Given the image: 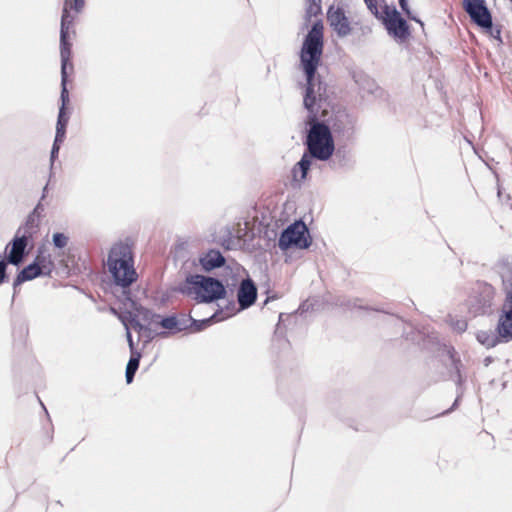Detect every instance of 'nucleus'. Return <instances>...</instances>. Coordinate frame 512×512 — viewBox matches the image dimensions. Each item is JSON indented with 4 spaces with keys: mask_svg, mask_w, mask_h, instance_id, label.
I'll use <instances>...</instances> for the list:
<instances>
[{
    "mask_svg": "<svg viewBox=\"0 0 512 512\" xmlns=\"http://www.w3.org/2000/svg\"><path fill=\"white\" fill-rule=\"evenodd\" d=\"M323 49L324 25L322 20H317L306 34L300 50V64L306 78L303 106L307 117L303 144L314 159L326 162L334 155L335 141L328 112L326 109L320 111L321 103L327 99V85L317 76Z\"/></svg>",
    "mask_w": 512,
    "mask_h": 512,
    "instance_id": "nucleus-1",
    "label": "nucleus"
},
{
    "mask_svg": "<svg viewBox=\"0 0 512 512\" xmlns=\"http://www.w3.org/2000/svg\"><path fill=\"white\" fill-rule=\"evenodd\" d=\"M107 267L115 285L122 288L119 299L135 305L131 297L130 286L137 280L138 275L134 268L132 246L122 241L113 244L108 253Z\"/></svg>",
    "mask_w": 512,
    "mask_h": 512,
    "instance_id": "nucleus-2",
    "label": "nucleus"
},
{
    "mask_svg": "<svg viewBox=\"0 0 512 512\" xmlns=\"http://www.w3.org/2000/svg\"><path fill=\"white\" fill-rule=\"evenodd\" d=\"M177 291L182 295L193 296L197 303H212L226 297L227 290L223 282L211 276L189 274L180 283Z\"/></svg>",
    "mask_w": 512,
    "mask_h": 512,
    "instance_id": "nucleus-3",
    "label": "nucleus"
},
{
    "mask_svg": "<svg viewBox=\"0 0 512 512\" xmlns=\"http://www.w3.org/2000/svg\"><path fill=\"white\" fill-rule=\"evenodd\" d=\"M312 243V238L303 220H296L287 226L280 233L278 246L280 250L287 251L289 248L307 249Z\"/></svg>",
    "mask_w": 512,
    "mask_h": 512,
    "instance_id": "nucleus-4",
    "label": "nucleus"
},
{
    "mask_svg": "<svg viewBox=\"0 0 512 512\" xmlns=\"http://www.w3.org/2000/svg\"><path fill=\"white\" fill-rule=\"evenodd\" d=\"M380 20H382L388 34L397 41L404 42L410 37L411 32L409 24L395 6L391 8L385 4Z\"/></svg>",
    "mask_w": 512,
    "mask_h": 512,
    "instance_id": "nucleus-5",
    "label": "nucleus"
},
{
    "mask_svg": "<svg viewBox=\"0 0 512 512\" xmlns=\"http://www.w3.org/2000/svg\"><path fill=\"white\" fill-rule=\"evenodd\" d=\"M496 289L487 282H478L475 294L470 301V309L476 315H489L492 313Z\"/></svg>",
    "mask_w": 512,
    "mask_h": 512,
    "instance_id": "nucleus-6",
    "label": "nucleus"
},
{
    "mask_svg": "<svg viewBox=\"0 0 512 512\" xmlns=\"http://www.w3.org/2000/svg\"><path fill=\"white\" fill-rule=\"evenodd\" d=\"M69 2L65 1L62 16H61V26H60V57H61V74L67 72V66L69 65L72 69V63H70L71 58V43L68 40V32L69 28L72 26L74 17L69 12Z\"/></svg>",
    "mask_w": 512,
    "mask_h": 512,
    "instance_id": "nucleus-7",
    "label": "nucleus"
},
{
    "mask_svg": "<svg viewBox=\"0 0 512 512\" xmlns=\"http://www.w3.org/2000/svg\"><path fill=\"white\" fill-rule=\"evenodd\" d=\"M33 239L20 233H15L11 241L6 245L2 256L10 262L11 265L20 266L29 253V243Z\"/></svg>",
    "mask_w": 512,
    "mask_h": 512,
    "instance_id": "nucleus-8",
    "label": "nucleus"
},
{
    "mask_svg": "<svg viewBox=\"0 0 512 512\" xmlns=\"http://www.w3.org/2000/svg\"><path fill=\"white\" fill-rule=\"evenodd\" d=\"M68 82V74L64 72L61 74V92H60V100L61 106L59 107L57 123H56V133L54 142L63 143L66 135V127L69 121V116L66 112L67 105L69 103V91L67 88Z\"/></svg>",
    "mask_w": 512,
    "mask_h": 512,
    "instance_id": "nucleus-9",
    "label": "nucleus"
},
{
    "mask_svg": "<svg viewBox=\"0 0 512 512\" xmlns=\"http://www.w3.org/2000/svg\"><path fill=\"white\" fill-rule=\"evenodd\" d=\"M463 9L478 27H490L492 14L485 0H463Z\"/></svg>",
    "mask_w": 512,
    "mask_h": 512,
    "instance_id": "nucleus-10",
    "label": "nucleus"
},
{
    "mask_svg": "<svg viewBox=\"0 0 512 512\" xmlns=\"http://www.w3.org/2000/svg\"><path fill=\"white\" fill-rule=\"evenodd\" d=\"M327 21L339 37H346L351 33L349 19L342 7L330 5L327 9Z\"/></svg>",
    "mask_w": 512,
    "mask_h": 512,
    "instance_id": "nucleus-11",
    "label": "nucleus"
},
{
    "mask_svg": "<svg viewBox=\"0 0 512 512\" xmlns=\"http://www.w3.org/2000/svg\"><path fill=\"white\" fill-rule=\"evenodd\" d=\"M257 299V287L250 277L240 282L237 291V302L240 310L251 307Z\"/></svg>",
    "mask_w": 512,
    "mask_h": 512,
    "instance_id": "nucleus-12",
    "label": "nucleus"
},
{
    "mask_svg": "<svg viewBox=\"0 0 512 512\" xmlns=\"http://www.w3.org/2000/svg\"><path fill=\"white\" fill-rule=\"evenodd\" d=\"M458 365L457 366H453L449 369V375H450V378L455 382L456 384V398L452 404V406L445 410L444 412L441 413V415H446L450 412H452L453 410H455L464 393H465V382H466V377L463 375V364L462 362H457Z\"/></svg>",
    "mask_w": 512,
    "mask_h": 512,
    "instance_id": "nucleus-13",
    "label": "nucleus"
},
{
    "mask_svg": "<svg viewBox=\"0 0 512 512\" xmlns=\"http://www.w3.org/2000/svg\"><path fill=\"white\" fill-rule=\"evenodd\" d=\"M234 304L231 303L230 306H227L226 311H224L222 308L218 309L216 312H214L210 317L196 320L192 317L191 320V326L190 330L192 332H200L204 329H206L209 325L225 320L229 317H231L234 314Z\"/></svg>",
    "mask_w": 512,
    "mask_h": 512,
    "instance_id": "nucleus-14",
    "label": "nucleus"
},
{
    "mask_svg": "<svg viewBox=\"0 0 512 512\" xmlns=\"http://www.w3.org/2000/svg\"><path fill=\"white\" fill-rule=\"evenodd\" d=\"M498 273L501 278L502 288L505 293L503 307L512 312V267L505 262L498 265Z\"/></svg>",
    "mask_w": 512,
    "mask_h": 512,
    "instance_id": "nucleus-15",
    "label": "nucleus"
},
{
    "mask_svg": "<svg viewBox=\"0 0 512 512\" xmlns=\"http://www.w3.org/2000/svg\"><path fill=\"white\" fill-rule=\"evenodd\" d=\"M198 262L202 270L209 273L217 268H221L226 264V258L218 249H209L200 255Z\"/></svg>",
    "mask_w": 512,
    "mask_h": 512,
    "instance_id": "nucleus-16",
    "label": "nucleus"
},
{
    "mask_svg": "<svg viewBox=\"0 0 512 512\" xmlns=\"http://www.w3.org/2000/svg\"><path fill=\"white\" fill-rule=\"evenodd\" d=\"M496 331L503 342L508 343L512 341V312L507 311L505 307H502L499 313Z\"/></svg>",
    "mask_w": 512,
    "mask_h": 512,
    "instance_id": "nucleus-17",
    "label": "nucleus"
},
{
    "mask_svg": "<svg viewBox=\"0 0 512 512\" xmlns=\"http://www.w3.org/2000/svg\"><path fill=\"white\" fill-rule=\"evenodd\" d=\"M33 263H37V266L41 267L45 273V277H50L55 268L51 254L47 252L44 247H39L37 249V254Z\"/></svg>",
    "mask_w": 512,
    "mask_h": 512,
    "instance_id": "nucleus-18",
    "label": "nucleus"
},
{
    "mask_svg": "<svg viewBox=\"0 0 512 512\" xmlns=\"http://www.w3.org/2000/svg\"><path fill=\"white\" fill-rule=\"evenodd\" d=\"M476 339L481 345L485 346L488 349L493 348L500 343H504L496 330H480L476 333Z\"/></svg>",
    "mask_w": 512,
    "mask_h": 512,
    "instance_id": "nucleus-19",
    "label": "nucleus"
},
{
    "mask_svg": "<svg viewBox=\"0 0 512 512\" xmlns=\"http://www.w3.org/2000/svg\"><path fill=\"white\" fill-rule=\"evenodd\" d=\"M312 159H314V156L309 153L308 150H304V153L302 154L301 159L296 163V165L292 169V173L294 177H297V172H300V180H305L308 172L312 165Z\"/></svg>",
    "mask_w": 512,
    "mask_h": 512,
    "instance_id": "nucleus-20",
    "label": "nucleus"
},
{
    "mask_svg": "<svg viewBox=\"0 0 512 512\" xmlns=\"http://www.w3.org/2000/svg\"><path fill=\"white\" fill-rule=\"evenodd\" d=\"M352 78L358 87L364 92L373 94L377 88L375 81L362 71L353 72Z\"/></svg>",
    "mask_w": 512,
    "mask_h": 512,
    "instance_id": "nucleus-21",
    "label": "nucleus"
},
{
    "mask_svg": "<svg viewBox=\"0 0 512 512\" xmlns=\"http://www.w3.org/2000/svg\"><path fill=\"white\" fill-rule=\"evenodd\" d=\"M39 224L40 219L29 214L26 218L25 223L21 225L16 232L33 239L34 235L39 230Z\"/></svg>",
    "mask_w": 512,
    "mask_h": 512,
    "instance_id": "nucleus-22",
    "label": "nucleus"
},
{
    "mask_svg": "<svg viewBox=\"0 0 512 512\" xmlns=\"http://www.w3.org/2000/svg\"><path fill=\"white\" fill-rule=\"evenodd\" d=\"M329 161V167L338 170L347 167L350 164V157L346 150L335 149L334 155Z\"/></svg>",
    "mask_w": 512,
    "mask_h": 512,
    "instance_id": "nucleus-23",
    "label": "nucleus"
},
{
    "mask_svg": "<svg viewBox=\"0 0 512 512\" xmlns=\"http://www.w3.org/2000/svg\"><path fill=\"white\" fill-rule=\"evenodd\" d=\"M18 274L21 276V280H24L25 282L31 281L39 276H45L41 267L37 266V263L33 262L25 266Z\"/></svg>",
    "mask_w": 512,
    "mask_h": 512,
    "instance_id": "nucleus-24",
    "label": "nucleus"
},
{
    "mask_svg": "<svg viewBox=\"0 0 512 512\" xmlns=\"http://www.w3.org/2000/svg\"><path fill=\"white\" fill-rule=\"evenodd\" d=\"M159 326L171 334L181 332L180 327L178 326L177 318L174 314L162 316V318L159 320Z\"/></svg>",
    "mask_w": 512,
    "mask_h": 512,
    "instance_id": "nucleus-25",
    "label": "nucleus"
},
{
    "mask_svg": "<svg viewBox=\"0 0 512 512\" xmlns=\"http://www.w3.org/2000/svg\"><path fill=\"white\" fill-rule=\"evenodd\" d=\"M321 13H322L321 1L307 0V6L305 9L306 23L310 22L312 17H317Z\"/></svg>",
    "mask_w": 512,
    "mask_h": 512,
    "instance_id": "nucleus-26",
    "label": "nucleus"
},
{
    "mask_svg": "<svg viewBox=\"0 0 512 512\" xmlns=\"http://www.w3.org/2000/svg\"><path fill=\"white\" fill-rule=\"evenodd\" d=\"M137 311L141 315L143 321L147 322L148 324L159 325V320L162 318L161 315L154 313L150 309L144 307H140L137 309Z\"/></svg>",
    "mask_w": 512,
    "mask_h": 512,
    "instance_id": "nucleus-27",
    "label": "nucleus"
},
{
    "mask_svg": "<svg viewBox=\"0 0 512 512\" xmlns=\"http://www.w3.org/2000/svg\"><path fill=\"white\" fill-rule=\"evenodd\" d=\"M485 33H487L492 38L496 39L499 43H502L501 38V26L493 24V18H491L490 27H480Z\"/></svg>",
    "mask_w": 512,
    "mask_h": 512,
    "instance_id": "nucleus-28",
    "label": "nucleus"
},
{
    "mask_svg": "<svg viewBox=\"0 0 512 512\" xmlns=\"http://www.w3.org/2000/svg\"><path fill=\"white\" fill-rule=\"evenodd\" d=\"M69 237L62 232H55L52 235V244L57 249H62L67 246Z\"/></svg>",
    "mask_w": 512,
    "mask_h": 512,
    "instance_id": "nucleus-29",
    "label": "nucleus"
},
{
    "mask_svg": "<svg viewBox=\"0 0 512 512\" xmlns=\"http://www.w3.org/2000/svg\"><path fill=\"white\" fill-rule=\"evenodd\" d=\"M177 318L178 326L180 327V331H185L190 329L192 316L186 313H176L174 314Z\"/></svg>",
    "mask_w": 512,
    "mask_h": 512,
    "instance_id": "nucleus-30",
    "label": "nucleus"
},
{
    "mask_svg": "<svg viewBox=\"0 0 512 512\" xmlns=\"http://www.w3.org/2000/svg\"><path fill=\"white\" fill-rule=\"evenodd\" d=\"M128 315V321L135 330L150 332V329L147 326L140 323V321L137 318V315H133L131 312H128Z\"/></svg>",
    "mask_w": 512,
    "mask_h": 512,
    "instance_id": "nucleus-31",
    "label": "nucleus"
},
{
    "mask_svg": "<svg viewBox=\"0 0 512 512\" xmlns=\"http://www.w3.org/2000/svg\"><path fill=\"white\" fill-rule=\"evenodd\" d=\"M10 264V262L5 259L2 254H0V285H2L6 280L8 279L6 270L7 265Z\"/></svg>",
    "mask_w": 512,
    "mask_h": 512,
    "instance_id": "nucleus-32",
    "label": "nucleus"
},
{
    "mask_svg": "<svg viewBox=\"0 0 512 512\" xmlns=\"http://www.w3.org/2000/svg\"><path fill=\"white\" fill-rule=\"evenodd\" d=\"M221 245L225 250H232L235 247V241L232 237L231 232L229 231L227 237L223 238L221 241Z\"/></svg>",
    "mask_w": 512,
    "mask_h": 512,
    "instance_id": "nucleus-33",
    "label": "nucleus"
},
{
    "mask_svg": "<svg viewBox=\"0 0 512 512\" xmlns=\"http://www.w3.org/2000/svg\"><path fill=\"white\" fill-rule=\"evenodd\" d=\"M446 352H447V356L449 357V359L451 361V367L457 366L458 363L456 364V362H461V359L458 357L457 352L454 349V347H448Z\"/></svg>",
    "mask_w": 512,
    "mask_h": 512,
    "instance_id": "nucleus-34",
    "label": "nucleus"
},
{
    "mask_svg": "<svg viewBox=\"0 0 512 512\" xmlns=\"http://www.w3.org/2000/svg\"><path fill=\"white\" fill-rule=\"evenodd\" d=\"M130 353H131V355H130V359H129L127 365L139 368L141 353L138 351H132Z\"/></svg>",
    "mask_w": 512,
    "mask_h": 512,
    "instance_id": "nucleus-35",
    "label": "nucleus"
},
{
    "mask_svg": "<svg viewBox=\"0 0 512 512\" xmlns=\"http://www.w3.org/2000/svg\"><path fill=\"white\" fill-rule=\"evenodd\" d=\"M122 322H123V324L125 326V329H126V338H127V342H128V345H129L130 352L137 351L136 348H135L134 342H133L131 331H130V329H129L126 321H125V318H122Z\"/></svg>",
    "mask_w": 512,
    "mask_h": 512,
    "instance_id": "nucleus-36",
    "label": "nucleus"
},
{
    "mask_svg": "<svg viewBox=\"0 0 512 512\" xmlns=\"http://www.w3.org/2000/svg\"><path fill=\"white\" fill-rule=\"evenodd\" d=\"M137 370H138V368H136V367H132L129 365L126 366L125 379H126L127 384H130L133 382V379H134V376H135V373L137 372Z\"/></svg>",
    "mask_w": 512,
    "mask_h": 512,
    "instance_id": "nucleus-37",
    "label": "nucleus"
},
{
    "mask_svg": "<svg viewBox=\"0 0 512 512\" xmlns=\"http://www.w3.org/2000/svg\"><path fill=\"white\" fill-rule=\"evenodd\" d=\"M137 370H138V368H136V367H132L129 365L126 366L125 379H126L127 384H130L133 382V379H134V376H135V373L137 372Z\"/></svg>",
    "mask_w": 512,
    "mask_h": 512,
    "instance_id": "nucleus-38",
    "label": "nucleus"
},
{
    "mask_svg": "<svg viewBox=\"0 0 512 512\" xmlns=\"http://www.w3.org/2000/svg\"><path fill=\"white\" fill-rule=\"evenodd\" d=\"M24 282H25L24 280H21V276L19 274H17L15 279L13 280V284H12V288H13L12 302L14 301L15 296L18 293L19 286Z\"/></svg>",
    "mask_w": 512,
    "mask_h": 512,
    "instance_id": "nucleus-39",
    "label": "nucleus"
},
{
    "mask_svg": "<svg viewBox=\"0 0 512 512\" xmlns=\"http://www.w3.org/2000/svg\"><path fill=\"white\" fill-rule=\"evenodd\" d=\"M85 5V0H73V4L69 3L68 6L70 9H73L76 13L82 11Z\"/></svg>",
    "mask_w": 512,
    "mask_h": 512,
    "instance_id": "nucleus-40",
    "label": "nucleus"
},
{
    "mask_svg": "<svg viewBox=\"0 0 512 512\" xmlns=\"http://www.w3.org/2000/svg\"><path fill=\"white\" fill-rule=\"evenodd\" d=\"M43 211H44V207L41 204V202H39L29 214L40 219Z\"/></svg>",
    "mask_w": 512,
    "mask_h": 512,
    "instance_id": "nucleus-41",
    "label": "nucleus"
},
{
    "mask_svg": "<svg viewBox=\"0 0 512 512\" xmlns=\"http://www.w3.org/2000/svg\"><path fill=\"white\" fill-rule=\"evenodd\" d=\"M60 145H61V143H57V142L53 143L52 149H51V152H50V160H51V162H53L55 160V158L58 156Z\"/></svg>",
    "mask_w": 512,
    "mask_h": 512,
    "instance_id": "nucleus-42",
    "label": "nucleus"
},
{
    "mask_svg": "<svg viewBox=\"0 0 512 512\" xmlns=\"http://www.w3.org/2000/svg\"><path fill=\"white\" fill-rule=\"evenodd\" d=\"M401 10L404 14H410V8L407 0H398Z\"/></svg>",
    "mask_w": 512,
    "mask_h": 512,
    "instance_id": "nucleus-43",
    "label": "nucleus"
},
{
    "mask_svg": "<svg viewBox=\"0 0 512 512\" xmlns=\"http://www.w3.org/2000/svg\"><path fill=\"white\" fill-rule=\"evenodd\" d=\"M408 19L412 20V21H415L416 23H418L422 28L424 27V23L421 21V19H419L416 15H414L411 11H410V14H405Z\"/></svg>",
    "mask_w": 512,
    "mask_h": 512,
    "instance_id": "nucleus-44",
    "label": "nucleus"
},
{
    "mask_svg": "<svg viewBox=\"0 0 512 512\" xmlns=\"http://www.w3.org/2000/svg\"><path fill=\"white\" fill-rule=\"evenodd\" d=\"M455 328H456L459 332H463V331H465V330H466V328H467V323H466L465 321H457Z\"/></svg>",
    "mask_w": 512,
    "mask_h": 512,
    "instance_id": "nucleus-45",
    "label": "nucleus"
},
{
    "mask_svg": "<svg viewBox=\"0 0 512 512\" xmlns=\"http://www.w3.org/2000/svg\"><path fill=\"white\" fill-rule=\"evenodd\" d=\"M491 362V357H487L484 359V363L487 366Z\"/></svg>",
    "mask_w": 512,
    "mask_h": 512,
    "instance_id": "nucleus-46",
    "label": "nucleus"
},
{
    "mask_svg": "<svg viewBox=\"0 0 512 512\" xmlns=\"http://www.w3.org/2000/svg\"><path fill=\"white\" fill-rule=\"evenodd\" d=\"M46 191H47V185H46V186L44 187V189H43V194H42V197H41L42 199H43V198H45V192H46Z\"/></svg>",
    "mask_w": 512,
    "mask_h": 512,
    "instance_id": "nucleus-47",
    "label": "nucleus"
},
{
    "mask_svg": "<svg viewBox=\"0 0 512 512\" xmlns=\"http://www.w3.org/2000/svg\"><path fill=\"white\" fill-rule=\"evenodd\" d=\"M270 299H271V298H270V297H268V298L264 301V304H267V303L269 302V300H270Z\"/></svg>",
    "mask_w": 512,
    "mask_h": 512,
    "instance_id": "nucleus-48",
    "label": "nucleus"
},
{
    "mask_svg": "<svg viewBox=\"0 0 512 512\" xmlns=\"http://www.w3.org/2000/svg\"><path fill=\"white\" fill-rule=\"evenodd\" d=\"M42 407H43V410H45V412L47 413V410H46V407L41 403Z\"/></svg>",
    "mask_w": 512,
    "mask_h": 512,
    "instance_id": "nucleus-49",
    "label": "nucleus"
}]
</instances>
